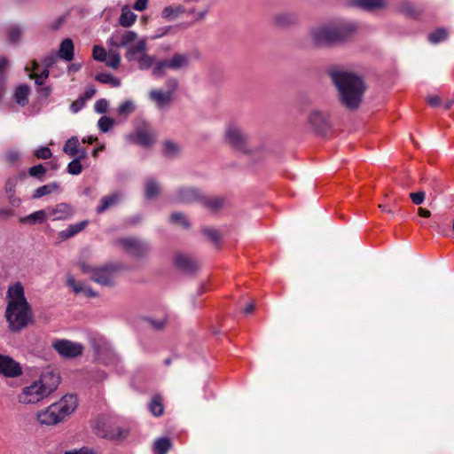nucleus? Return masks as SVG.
Wrapping results in <instances>:
<instances>
[{"label":"nucleus","instance_id":"nucleus-1","mask_svg":"<svg viewBox=\"0 0 454 454\" xmlns=\"http://www.w3.org/2000/svg\"><path fill=\"white\" fill-rule=\"evenodd\" d=\"M5 317L13 332L25 328L33 318L31 307L25 297L23 286L17 282L7 290Z\"/></svg>","mask_w":454,"mask_h":454},{"label":"nucleus","instance_id":"nucleus-2","mask_svg":"<svg viewBox=\"0 0 454 454\" xmlns=\"http://www.w3.org/2000/svg\"><path fill=\"white\" fill-rule=\"evenodd\" d=\"M59 382V374L47 369L40 374L37 380L22 387L17 395V400L21 404H36L53 393Z\"/></svg>","mask_w":454,"mask_h":454},{"label":"nucleus","instance_id":"nucleus-3","mask_svg":"<svg viewBox=\"0 0 454 454\" xmlns=\"http://www.w3.org/2000/svg\"><path fill=\"white\" fill-rule=\"evenodd\" d=\"M332 79L338 89L342 105L351 110L357 108L365 90L361 77L349 72L335 71L332 73Z\"/></svg>","mask_w":454,"mask_h":454},{"label":"nucleus","instance_id":"nucleus-4","mask_svg":"<svg viewBox=\"0 0 454 454\" xmlns=\"http://www.w3.org/2000/svg\"><path fill=\"white\" fill-rule=\"evenodd\" d=\"M59 58L63 59L66 61H71L73 59L74 43L71 39L67 38L62 41L58 55L53 52L44 59L43 69L41 70L39 64L36 62V60H34L31 63V67H26V70L27 71L29 76L35 79L37 85H43L44 81L49 76L48 68L55 64Z\"/></svg>","mask_w":454,"mask_h":454},{"label":"nucleus","instance_id":"nucleus-5","mask_svg":"<svg viewBox=\"0 0 454 454\" xmlns=\"http://www.w3.org/2000/svg\"><path fill=\"white\" fill-rule=\"evenodd\" d=\"M77 406V398L74 395H67L46 409L37 412L36 419L41 425L53 426L61 422L70 415Z\"/></svg>","mask_w":454,"mask_h":454},{"label":"nucleus","instance_id":"nucleus-6","mask_svg":"<svg viewBox=\"0 0 454 454\" xmlns=\"http://www.w3.org/2000/svg\"><path fill=\"white\" fill-rule=\"evenodd\" d=\"M356 29V25L350 21H338L333 25L314 28L311 31L313 41L317 45H326L341 42Z\"/></svg>","mask_w":454,"mask_h":454},{"label":"nucleus","instance_id":"nucleus-7","mask_svg":"<svg viewBox=\"0 0 454 454\" xmlns=\"http://www.w3.org/2000/svg\"><path fill=\"white\" fill-rule=\"evenodd\" d=\"M90 343L98 363L110 367L118 373L122 372L120 357L106 338L98 334H93L90 337Z\"/></svg>","mask_w":454,"mask_h":454},{"label":"nucleus","instance_id":"nucleus-8","mask_svg":"<svg viewBox=\"0 0 454 454\" xmlns=\"http://www.w3.org/2000/svg\"><path fill=\"white\" fill-rule=\"evenodd\" d=\"M80 268L82 273L88 274L91 280L101 286H111L114 283L115 269L112 265L92 267L82 263Z\"/></svg>","mask_w":454,"mask_h":454},{"label":"nucleus","instance_id":"nucleus-9","mask_svg":"<svg viewBox=\"0 0 454 454\" xmlns=\"http://www.w3.org/2000/svg\"><path fill=\"white\" fill-rule=\"evenodd\" d=\"M225 139L233 148L243 153H248V138L242 129L235 123H230L225 130Z\"/></svg>","mask_w":454,"mask_h":454},{"label":"nucleus","instance_id":"nucleus-10","mask_svg":"<svg viewBox=\"0 0 454 454\" xmlns=\"http://www.w3.org/2000/svg\"><path fill=\"white\" fill-rule=\"evenodd\" d=\"M54 349L62 356L75 357L82 355L83 346L67 340H57L52 343Z\"/></svg>","mask_w":454,"mask_h":454},{"label":"nucleus","instance_id":"nucleus-11","mask_svg":"<svg viewBox=\"0 0 454 454\" xmlns=\"http://www.w3.org/2000/svg\"><path fill=\"white\" fill-rule=\"evenodd\" d=\"M137 34L131 30H115L107 39V44L111 47L120 48L129 46L135 42Z\"/></svg>","mask_w":454,"mask_h":454},{"label":"nucleus","instance_id":"nucleus-12","mask_svg":"<svg viewBox=\"0 0 454 454\" xmlns=\"http://www.w3.org/2000/svg\"><path fill=\"white\" fill-rule=\"evenodd\" d=\"M0 374L15 378L22 374V369L12 357L0 354Z\"/></svg>","mask_w":454,"mask_h":454},{"label":"nucleus","instance_id":"nucleus-13","mask_svg":"<svg viewBox=\"0 0 454 454\" xmlns=\"http://www.w3.org/2000/svg\"><path fill=\"white\" fill-rule=\"evenodd\" d=\"M49 219L51 221L66 220L74 214L73 207L67 203H59L54 207H46Z\"/></svg>","mask_w":454,"mask_h":454},{"label":"nucleus","instance_id":"nucleus-14","mask_svg":"<svg viewBox=\"0 0 454 454\" xmlns=\"http://www.w3.org/2000/svg\"><path fill=\"white\" fill-rule=\"evenodd\" d=\"M128 139L142 146H149L154 142V136L147 125L137 129L134 133L128 136Z\"/></svg>","mask_w":454,"mask_h":454},{"label":"nucleus","instance_id":"nucleus-15","mask_svg":"<svg viewBox=\"0 0 454 454\" xmlns=\"http://www.w3.org/2000/svg\"><path fill=\"white\" fill-rule=\"evenodd\" d=\"M174 263L177 269L186 273H192L199 268L197 262L193 258L184 254H176Z\"/></svg>","mask_w":454,"mask_h":454},{"label":"nucleus","instance_id":"nucleus-16","mask_svg":"<svg viewBox=\"0 0 454 454\" xmlns=\"http://www.w3.org/2000/svg\"><path fill=\"white\" fill-rule=\"evenodd\" d=\"M297 22L298 15L293 12H281L273 16V24L278 27H289Z\"/></svg>","mask_w":454,"mask_h":454},{"label":"nucleus","instance_id":"nucleus-17","mask_svg":"<svg viewBox=\"0 0 454 454\" xmlns=\"http://www.w3.org/2000/svg\"><path fill=\"white\" fill-rule=\"evenodd\" d=\"M146 40L145 38L137 41L134 45L129 47L126 58L129 61H137L141 57L146 54Z\"/></svg>","mask_w":454,"mask_h":454},{"label":"nucleus","instance_id":"nucleus-18","mask_svg":"<svg viewBox=\"0 0 454 454\" xmlns=\"http://www.w3.org/2000/svg\"><path fill=\"white\" fill-rule=\"evenodd\" d=\"M88 225V221L70 224L67 229L58 233V240L59 242L67 240L81 232Z\"/></svg>","mask_w":454,"mask_h":454},{"label":"nucleus","instance_id":"nucleus-19","mask_svg":"<svg viewBox=\"0 0 454 454\" xmlns=\"http://www.w3.org/2000/svg\"><path fill=\"white\" fill-rule=\"evenodd\" d=\"M309 121L317 132H323L328 127L326 114L317 110L310 113Z\"/></svg>","mask_w":454,"mask_h":454},{"label":"nucleus","instance_id":"nucleus-20","mask_svg":"<svg viewBox=\"0 0 454 454\" xmlns=\"http://www.w3.org/2000/svg\"><path fill=\"white\" fill-rule=\"evenodd\" d=\"M122 247L134 255H141L145 251V246L134 238H126L120 240Z\"/></svg>","mask_w":454,"mask_h":454},{"label":"nucleus","instance_id":"nucleus-21","mask_svg":"<svg viewBox=\"0 0 454 454\" xmlns=\"http://www.w3.org/2000/svg\"><path fill=\"white\" fill-rule=\"evenodd\" d=\"M150 98L157 105L159 108H164L172 100L170 92L162 91L160 90H153L149 93Z\"/></svg>","mask_w":454,"mask_h":454},{"label":"nucleus","instance_id":"nucleus-22","mask_svg":"<svg viewBox=\"0 0 454 454\" xmlns=\"http://www.w3.org/2000/svg\"><path fill=\"white\" fill-rule=\"evenodd\" d=\"M387 4V0H353L354 6L370 12L383 9Z\"/></svg>","mask_w":454,"mask_h":454},{"label":"nucleus","instance_id":"nucleus-23","mask_svg":"<svg viewBox=\"0 0 454 454\" xmlns=\"http://www.w3.org/2000/svg\"><path fill=\"white\" fill-rule=\"evenodd\" d=\"M67 285L72 287L73 291L75 294L82 293L87 297H95L97 294L85 283L81 281H76L74 277L69 276L67 278Z\"/></svg>","mask_w":454,"mask_h":454},{"label":"nucleus","instance_id":"nucleus-24","mask_svg":"<svg viewBox=\"0 0 454 454\" xmlns=\"http://www.w3.org/2000/svg\"><path fill=\"white\" fill-rule=\"evenodd\" d=\"M199 197V192L192 188H182L177 190L176 193V200L184 203L195 201Z\"/></svg>","mask_w":454,"mask_h":454},{"label":"nucleus","instance_id":"nucleus-25","mask_svg":"<svg viewBox=\"0 0 454 454\" xmlns=\"http://www.w3.org/2000/svg\"><path fill=\"white\" fill-rule=\"evenodd\" d=\"M185 12L183 5H168L161 12V17L168 21L174 20Z\"/></svg>","mask_w":454,"mask_h":454},{"label":"nucleus","instance_id":"nucleus-26","mask_svg":"<svg viewBox=\"0 0 454 454\" xmlns=\"http://www.w3.org/2000/svg\"><path fill=\"white\" fill-rule=\"evenodd\" d=\"M168 63V69L179 70L185 68L189 65V57L186 54H175L169 59H167Z\"/></svg>","mask_w":454,"mask_h":454},{"label":"nucleus","instance_id":"nucleus-27","mask_svg":"<svg viewBox=\"0 0 454 454\" xmlns=\"http://www.w3.org/2000/svg\"><path fill=\"white\" fill-rule=\"evenodd\" d=\"M49 219L47 209H41L38 211H35L25 217L20 218L21 223H43L46 220Z\"/></svg>","mask_w":454,"mask_h":454},{"label":"nucleus","instance_id":"nucleus-28","mask_svg":"<svg viewBox=\"0 0 454 454\" xmlns=\"http://www.w3.org/2000/svg\"><path fill=\"white\" fill-rule=\"evenodd\" d=\"M137 20V15L128 6H124L119 19V23L124 27H129Z\"/></svg>","mask_w":454,"mask_h":454},{"label":"nucleus","instance_id":"nucleus-29","mask_svg":"<svg viewBox=\"0 0 454 454\" xmlns=\"http://www.w3.org/2000/svg\"><path fill=\"white\" fill-rule=\"evenodd\" d=\"M120 198L121 196L119 193H113L109 196L103 197L101 200V204L97 209L98 213H102L109 207L116 204L120 200Z\"/></svg>","mask_w":454,"mask_h":454},{"label":"nucleus","instance_id":"nucleus-30","mask_svg":"<svg viewBox=\"0 0 454 454\" xmlns=\"http://www.w3.org/2000/svg\"><path fill=\"white\" fill-rule=\"evenodd\" d=\"M58 189H59V184L56 183H51L48 184H44L43 186L38 187L35 191V192L33 194V199H39L43 196L51 194V192H53L54 191L58 190Z\"/></svg>","mask_w":454,"mask_h":454},{"label":"nucleus","instance_id":"nucleus-31","mask_svg":"<svg viewBox=\"0 0 454 454\" xmlns=\"http://www.w3.org/2000/svg\"><path fill=\"white\" fill-rule=\"evenodd\" d=\"M78 146V138L76 137H72L66 142L63 150L67 155L74 157L76 156L79 153Z\"/></svg>","mask_w":454,"mask_h":454},{"label":"nucleus","instance_id":"nucleus-32","mask_svg":"<svg viewBox=\"0 0 454 454\" xmlns=\"http://www.w3.org/2000/svg\"><path fill=\"white\" fill-rule=\"evenodd\" d=\"M29 93V88L27 85H20L17 88L14 98L17 104L24 106L27 103V96Z\"/></svg>","mask_w":454,"mask_h":454},{"label":"nucleus","instance_id":"nucleus-33","mask_svg":"<svg viewBox=\"0 0 454 454\" xmlns=\"http://www.w3.org/2000/svg\"><path fill=\"white\" fill-rule=\"evenodd\" d=\"M160 192V186L153 178H149L145 182V197L147 199L155 198Z\"/></svg>","mask_w":454,"mask_h":454},{"label":"nucleus","instance_id":"nucleus-34","mask_svg":"<svg viewBox=\"0 0 454 454\" xmlns=\"http://www.w3.org/2000/svg\"><path fill=\"white\" fill-rule=\"evenodd\" d=\"M96 80L101 83L110 84L112 87H119L121 85L120 79L107 73L98 74Z\"/></svg>","mask_w":454,"mask_h":454},{"label":"nucleus","instance_id":"nucleus-35","mask_svg":"<svg viewBox=\"0 0 454 454\" xmlns=\"http://www.w3.org/2000/svg\"><path fill=\"white\" fill-rule=\"evenodd\" d=\"M170 446V440L168 437H162L154 442L153 449L157 454H167Z\"/></svg>","mask_w":454,"mask_h":454},{"label":"nucleus","instance_id":"nucleus-36","mask_svg":"<svg viewBox=\"0 0 454 454\" xmlns=\"http://www.w3.org/2000/svg\"><path fill=\"white\" fill-rule=\"evenodd\" d=\"M180 146L172 141H166L164 143L163 153L168 157H175L180 153Z\"/></svg>","mask_w":454,"mask_h":454},{"label":"nucleus","instance_id":"nucleus-37","mask_svg":"<svg viewBox=\"0 0 454 454\" xmlns=\"http://www.w3.org/2000/svg\"><path fill=\"white\" fill-rule=\"evenodd\" d=\"M105 61L106 63V66L114 69H116L121 62L120 54L116 51L110 50Z\"/></svg>","mask_w":454,"mask_h":454},{"label":"nucleus","instance_id":"nucleus-38","mask_svg":"<svg viewBox=\"0 0 454 454\" xmlns=\"http://www.w3.org/2000/svg\"><path fill=\"white\" fill-rule=\"evenodd\" d=\"M9 67V60L5 57L0 58V97H2L4 90V76L7 67Z\"/></svg>","mask_w":454,"mask_h":454},{"label":"nucleus","instance_id":"nucleus-39","mask_svg":"<svg viewBox=\"0 0 454 454\" xmlns=\"http://www.w3.org/2000/svg\"><path fill=\"white\" fill-rule=\"evenodd\" d=\"M448 32L444 28H439L428 35V40L432 43H438L447 38Z\"/></svg>","mask_w":454,"mask_h":454},{"label":"nucleus","instance_id":"nucleus-40","mask_svg":"<svg viewBox=\"0 0 454 454\" xmlns=\"http://www.w3.org/2000/svg\"><path fill=\"white\" fill-rule=\"evenodd\" d=\"M154 61L155 58L146 53L143 57H141L137 62L138 63V67L140 69L146 70L153 65Z\"/></svg>","mask_w":454,"mask_h":454},{"label":"nucleus","instance_id":"nucleus-41","mask_svg":"<svg viewBox=\"0 0 454 454\" xmlns=\"http://www.w3.org/2000/svg\"><path fill=\"white\" fill-rule=\"evenodd\" d=\"M149 410L154 416H160L162 414L163 405L160 402V397H154L152 400L149 405Z\"/></svg>","mask_w":454,"mask_h":454},{"label":"nucleus","instance_id":"nucleus-42","mask_svg":"<svg viewBox=\"0 0 454 454\" xmlns=\"http://www.w3.org/2000/svg\"><path fill=\"white\" fill-rule=\"evenodd\" d=\"M114 119L107 116H102L98 122V129L102 132H107L114 126Z\"/></svg>","mask_w":454,"mask_h":454},{"label":"nucleus","instance_id":"nucleus-43","mask_svg":"<svg viewBox=\"0 0 454 454\" xmlns=\"http://www.w3.org/2000/svg\"><path fill=\"white\" fill-rule=\"evenodd\" d=\"M82 171V166L81 164L80 159H74L68 165H67V172L71 175H79Z\"/></svg>","mask_w":454,"mask_h":454},{"label":"nucleus","instance_id":"nucleus-44","mask_svg":"<svg viewBox=\"0 0 454 454\" xmlns=\"http://www.w3.org/2000/svg\"><path fill=\"white\" fill-rule=\"evenodd\" d=\"M45 173H46V168L42 164L33 166L28 169L29 176L38 178L40 180L43 179V176H44Z\"/></svg>","mask_w":454,"mask_h":454},{"label":"nucleus","instance_id":"nucleus-45","mask_svg":"<svg viewBox=\"0 0 454 454\" xmlns=\"http://www.w3.org/2000/svg\"><path fill=\"white\" fill-rule=\"evenodd\" d=\"M135 105L131 100H126L119 106L118 113L121 115H128L134 112Z\"/></svg>","mask_w":454,"mask_h":454},{"label":"nucleus","instance_id":"nucleus-46","mask_svg":"<svg viewBox=\"0 0 454 454\" xmlns=\"http://www.w3.org/2000/svg\"><path fill=\"white\" fill-rule=\"evenodd\" d=\"M166 69H168V60H161L156 63V65L153 68V75L160 77L162 76L166 71Z\"/></svg>","mask_w":454,"mask_h":454},{"label":"nucleus","instance_id":"nucleus-47","mask_svg":"<svg viewBox=\"0 0 454 454\" xmlns=\"http://www.w3.org/2000/svg\"><path fill=\"white\" fill-rule=\"evenodd\" d=\"M223 200L221 198H208L204 200V204L212 210H216L223 206Z\"/></svg>","mask_w":454,"mask_h":454},{"label":"nucleus","instance_id":"nucleus-48","mask_svg":"<svg viewBox=\"0 0 454 454\" xmlns=\"http://www.w3.org/2000/svg\"><path fill=\"white\" fill-rule=\"evenodd\" d=\"M20 157L21 153L15 149L8 150L4 155L5 160L11 164L16 163L18 160H20Z\"/></svg>","mask_w":454,"mask_h":454},{"label":"nucleus","instance_id":"nucleus-49","mask_svg":"<svg viewBox=\"0 0 454 454\" xmlns=\"http://www.w3.org/2000/svg\"><path fill=\"white\" fill-rule=\"evenodd\" d=\"M92 55L96 60L103 62L106 59L107 53L103 47L95 45L92 50Z\"/></svg>","mask_w":454,"mask_h":454},{"label":"nucleus","instance_id":"nucleus-50","mask_svg":"<svg viewBox=\"0 0 454 454\" xmlns=\"http://www.w3.org/2000/svg\"><path fill=\"white\" fill-rule=\"evenodd\" d=\"M18 183L17 176L9 177L4 184V191L6 195L15 193V188Z\"/></svg>","mask_w":454,"mask_h":454},{"label":"nucleus","instance_id":"nucleus-51","mask_svg":"<svg viewBox=\"0 0 454 454\" xmlns=\"http://www.w3.org/2000/svg\"><path fill=\"white\" fill-rule=\"evenodd\" d=\"M21 35V28L19 26H12L9 29V41L11 43H17Z\"/></svg>","mask_w":454,"mask_h":454},{"label":"nucleus","instance_id":"nucleus-52","mask_svg":"<svg viewBox=\"0 0 454 454\" xmlns=\"http://www.w3.org/2000/svg\"><path fill=\"white\" fill-rule=\"evenodd\" d=\"M34 155L38 159L48 160L52 156V153L49 147L43 146L36 149Z\"/></svg>","mask_w":454,"mask_h":454},{"label":"nucleus","instance_id":"nucleus-53","mask_svg":"<svg viewBox=\"0 0 454 454\" xmlns=\"http://www.w3.org/2000/svg\"><path fill=\"white\" fill-rule=\"evenodd\" d=\"M170 220L172 223H179L185 228H187L189 226V223H188L185 216L182 213H178V212L173 213L170 215Z\"/></svg>","mask_w":454,"mask_h":454},{"label":"nucleus","instance_id":"nucleus-54","mask_svg":"<svg viewBox=\"0 0 454 454\" xmlns=\"http://www.w3.org/2000/svg\"><path fill=\"white\" fill-rule=\"evenodd\" d=\"M108 106L109 105H108L107 100L105 98H102V99L96 101V103L94 105V110L98 114H104L107 111Z\"/></svg>","mask_w":454,"mask_h":454},{"label":"nucleus","instance_id":"nucleus-55","mask_svg":"<svg viewBox=\"0 0 454 454\" xmlns=\"http://www.w3.org/2000/svg\"><path fill=\"white\" fill-rule=\"evenodd\" d=\"M85 98H78L75 101H74L70 106V110L72 113L76 114L80 110H82L85 106Z\"/></svg>","mask_w":454,"mask_h":454},{"label":"nucleus","instance_id":"nucleus-56","mask_svg":"<svg viewBox=\"0 0 454 454\" xmlns=\"http://www.w3.org/2000/svg\"><path fill=\"white\" fill-rule=\"evenodd\" d=\"M410 197L415 205H420L423 203V201L425 200V192H411L410 194Z\"/></svg>","mask_w":454,"mask_h":454},{"label":"nucleus","instance_id":"nucleus-57","mask_svg":"<svg viewBox=\"0 0 454 454\" xmlns=\"http://www.w3.org/2000/svg\"><path fill=\"white\" fill-rule=\"evenodd\" d=\"M204 233L210 238L214 242H217L220 239V233L215 229H205Z\"/></svg>","mask_w":454,"mask_h":454},{"label":"nucleus","instance_id":"nucleus-58","mask_svg":"<svg viewBox=\"0 0 454 454\" xmlns=\"http://www.w3.org/2000/svg\"><path fill=\"white\" fill-rule=\"evenodd\" d=\"M177 87V81L176 79H169L166 82L167 92H170L173 97V93Z\"/></svg>","mask_w":454,"mask_h":454},{"label":"nucleus","instance_id":"nucleus-59","mask_svg":"<svg viewBox=\"0 0 454 454\" xmlns=\"http://www.w3.org/2000/svg\"><path fill=\"white\" fill-rule=\"evenodd\" d=\"M96 94V89L93 86L86 87L83 95L81 98H84L85 101L90 99Z\"/></svg>","mask_w":454,"mask_h":454},{"label":"nucleus","instance_id":"nucleus-60","mask_svg":"<svg viewBox=\"0 0 454 454\" xmlns=\"http://www.w3.org/2000/svg\"><path fill=\"white\" fill-rule=\"evenodd\" d=\"M148 0H137L133 5L136 11L142 12L146 9Z\"/></svg>","mask_w":454,"mask_h":454},{"label":"nucleus","instance_id":"nucleus-61","mask_svg":"<svg viewBox=\"0 0 454 454\" xmlns=\"http://www.w3.org/2000/svg\"><path fill=\"white\" fill-rule=\"evenodd\" d=\"M65 454H95V453L92 450H90V449L83 447L79 450L66 451Z\"/></svg>","mask_w":454,"mask_h":454},{"label":"nucleus","instance_id":"nucleus-62","mask_svg":"<svg viewBox=\"0 0 454 454\" xmlns=\"http://www.w3.org/2000/svg\"><path fill=\"white\" fill-rule=\"evenodd\" d=\"M7 198H8L9 203L12 207H17L21 203V200L19 197L15 196V193L7 195Z\"/></svg>","mask_w":454,"mask_h":454},{"label":"nucleus","instance_id":"nucleus-63","mask_svg":"<svg viewBox=\"0 0 454 454\" xmlns=\"http://www.w3.org/2000/svg\"><path fill=\"white\" fill-rule=\"evenodd\" d=\"M14 215V211L12 208L4 207L0 209V217L8 218Z\"/></svg>","mask_w":454,"mask_h":454},{"label":"nucleus","instance_id":"nucleus-64","mask_svg":"<svg viewBox=\"0 0 454 454\" xmlns=\"http://www.w3.org/2000/svg\"><path fill=\"white\" fill-rule=\"evenodd\" d=\"M171 29V27H161V28H159L157 31H156V34L155 35L153 36V38H159V37H161L165 35H167L168 33V31Z\"/></svg>","mask_w":454,"mask_h":454}]
</instances>
